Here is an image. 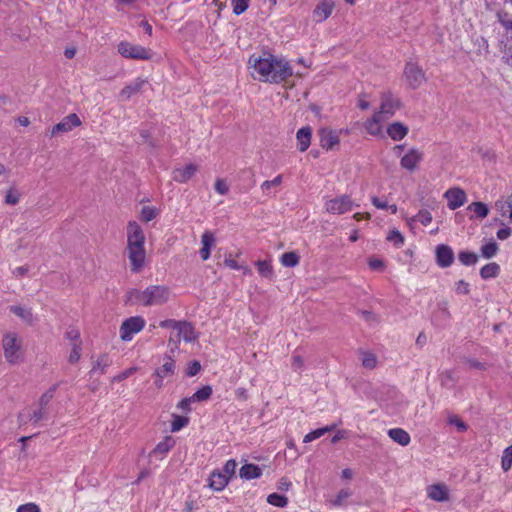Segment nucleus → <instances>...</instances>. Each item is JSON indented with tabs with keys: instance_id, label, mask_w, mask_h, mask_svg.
<instances>
[{
	"instance_id": "f257e3e1",
	"label": "nucleus",
	"mask_w": 512,
	"mask_h": 512,
	"mask_svg": "<svg viewBox=\"0 0 512 512\" xmlns=\"http://www.w3.org/2000/svg\"><path fill=\"white\" fill-rule=\"evenodd\" d=\"M265 57L251 55L248 63L260 74V80L279 84L293 75V68L284 58H278L270 53Z\"/></svg>"
},
{
	"instance_id": "f03ea898",
	"label": "nucleus",
	"mask_w": 512,
	"mask_h": 512,
	"mask_svg": "<svg viewBox=\"0 0 512 512\" xmlns=\"http://www.w3.org/2000/svg\"><path fill=\"white\" fill-rule=\"evenodd\" d=\"M145 235L143 229L136 221L127 224V254L130 261V269L138 273L144 267L146 259Z\"/></svg>"
},
{
	"instance_id": "7ed1b4c3",
	"label": "nucleus",
	"mask_w": 512,
	"mask_h": 512,
	"mask_svg": "<svg viewBox=\"0 0 512 512\" xmlns=\"http://www.w3.org/2000/svg\"><path fill=\"white\" fill-rule=\"evenodd\" d=\"M144 306H160L168 302L170 289L165 285H151L145 289Z\"/></svg>"
},
{
	"instance_id": "20e7f679",
	"label": "nucleus",
	"mask_w": 512,
	"mask_h": 512,
	"mask_svg": "<svg viewBox=\"0 0 512 512\" xmlns=\"http://www.w3.org/2000/svg\"><path fill=\"white\" fill-rule=\"evenodd\" d=\"M118 52L121 56L127 59L148 60L151 58V53L148 49L141 45L132 44L128 41H121L118 44Z\"/></svg>"
},
{
	"instance_id": "39448f33",
	"label": "nucleus",
	"mask_w": 512,
	"mask_h": 512,
	"mask_svg": "<svg viewBox=\"0 0 512 512\" xmlns=\"http://www.w3.org/2000/svg\"><path fill=\"white\" fill-rule=\"evenodd\" d=\"M354 203L351 197L347 194L328 199L325 202V210L330 214H344L352 210Z\"/></svg>"
},
{
	"instance_id": "423d86ee",
	"label": "nucleus",
	"mask_w": 512,
	"mask_h": 512,
	"mask_svg": "<svg viewBox=\"0 0 512 512\" xmlns=\"http://www.w3.org/2000/svg\"><path fill=\"white\" fill-rule=\"evenodd\" d=\"M402 106L399 98L395 97L390 91L381 94L380 109L376 111L385 120L392 117Z\"/></svg>"
},
{
	"instance_id": "0eeeda50",
	"label": "nucleus",
	"mask_w": 512,
	"mask_h": 512,
	"mask_svg": "<svg viewBox=\"0 0 512 512\" xmlns=\"http://www.w3.org/2000/svg\"><path fill=\"white\" fill-rule=\"evenodd\" d=\"M145 327V320L141 316H133L124 320L120 326V338L123 341H130L133 335Z\"/></svg>"
},
{
	"instance_id": "6e6552de",
	"label": "nucleus",
	"mask_w": 512,
	"mask_h": 512,
	"mask_svg": "<svg viewBox=\"0 0 512 512\" xmlns=\"http://www.w3.org/2000/svg\"><path fill=\"white\" fill-rule=\"evenodd\" d=\"M404 77L411 89L419 88L425 81L423 69L414 62H407L404 68Z\"/></svg>"
},
{
	"instance_id": "1a4fd4ad",
	"label": "nucleus",
	"mask_w": 512,
	"mask_h": 512,
	"mask_svg": "<svg viewBox=\"0 0 512 512\" xmlns=\"http://www.w3.org/2000/svg\"><path fill=\"white\" fill-rule=\"evenodd\" d=\"M2 344L6 360L11 364L16 363L19 358L18 352L21 347L18 343L17 335L15 333L5 334L2 340Z\"/></svg>"
},
{
	"instance_id": "9d476101",
	"label": "nucleus",
	"mask_w": 512,
	"mask_h": 512,
	"mask_svg": "<svg viewBox=\"0 0 512 512\" xmlns=\"http://www.w3.org/2000/svg\"><path fill=\"white\" fill-rule=\"evenodd\" d=\"M81 125V120L76 113H71L64 117L59 123L54 125L51 129V137L61 133H67L73 128Z\"/></svg>"
},
{
	"instance_id": "9b49d317",
	"label": "nucleus",
	"mask_w": 512,
	"mask_h": 512,
	"mask_svg": "<svg viewBox=\"0 0 512 512\" xmlns=\"http://www.w3.org/2000/svg\"><path fill=\"white\" fill-rule=\"evenodd\" d=\"M444 197L447 199V206L450 210L458 209L467 201V195L465 191L459 187L448 189L445 192Z\"/></svg>"
},
{
	"instance_id": "f8f14e48",
	"label": "nucleus",
	"mask_w": 512,
	"mask_h": 512,
	"mask_svg": "<svg viewBox=\"0 0 512 512\" xmlns=\"http://www.w3.org/2000/svg\"><path fill=\"white\" fill-rule=\"evenodd\" d=\"M436 263L441 268H448L454 262V252L447 244H439L435 249Z\"/></svg>"
},
{
	"instance_id": "ddd939ff",
	"label": "nucleus",
	"mask_w": 512,
	"mask_h": 512,
	"mask_svg": "<svg viewBox=\"0 0 512 512\" xmlns=\"http://www.w3.org/2000/svg\"><path fill=\"white\" fill-rule=\"evenodd\" d=\"M423 159V153L416 148H411L400 160L403 169L413 172Z\"/></svg>"
},
{
	"instance_id": "4468645a",
	"label": "nucleus",
	"mask_w": 512,
	"mask_h": 512,
	"mask_svg": "<svg viewBox=\"0 0 512 512\" xmlns=\"http://www.w3.org/2000/svg\"><path fill=\"white\" fill-rule=\"evenodd\" d=\"M320 146L326 150H332L339 144V135L329 128H321L318 131Z\"/></svg>"
},
{
	"instance_id": "2eb2a0df",
	"label": "nucleus",
	"mask_w": 512,
	"mask_h": 512,
	"mask_svg": "<svg viewBox=\"0 0 512 512\" xmlns=\"http://www.w3.org/2000/svg\"><path fill=\"white\" fill-rule=\"evenodd\" d=\"M178 334L177 339L174 341L175 349L178 348V344L180 343L181 337H183L184 341L187 343H191L196 341L197 335L195 333V329L190 322L181 321L177 328Z\"/></svg>"
},
{
	"instance_id": "dca6fc26",
	"label": "nucleus",
	"mask_w": 512,
	"mask_h": 512,
	"mask_svg": "<svg viewBox=\"0 0 512 512\" xmlns=\"http://www.w3.org/2000/svg\"><path fill=\"white\" fill-rule=\"evenodd\" d=\"M175 371V360L171 356L165 355L163 357V364L154 371L153 376L158 378H168L173 376Z\"/></svg>"
},
{
	"instance_id": "f3484780",
	"label": "nucleus",
	"mask_w": 512,
	"mask_h": 512,
	"mask_svg": "<svg viewBox=\"0 0 512 512\" xmlns=\"http://www.w3.org/2000/svg\"><path fill=\"white\" fill-rule=\"evenodd\" d=\"M498 48L501 52V61L512 68V36H506L499 40Z\"/></svg>"
},
{
	"instance_id": "a211bd4d",
	"label": "nucleus",
	"mask_w": 512,
	"mask_h": 512,
	"mask_svg": "<svg viewBox=\"0 0 512 512\" xmlns=\"http://www.w3.org/2000/svg\"><path fill=\"white\" fill-rule=\"evenodd\" d=\"M230 479L219 469H215L209 476L208 486L214 491H222L229 483Z\"/></svg>"
},
{
	"instance_id": "6ab92c4d",
	"label": "nucleus",
	"mask_w": 512,
	"mask_h": 512,
	"mask_svg": "<svg viewBox=\"0 0 512 512\" xmlns=\"http://www.w3.org/2000/svg\"><path fill=\"white\" fill-rule=\"evenodd\" d=\"M197 172V166L195 164H188L183 168H177L173 171V180L178 183H186L189 181Z\"/></svg>"
},
{
	"instance_id": "aec40b11",
	"label": "nucleus",
	"mask_w": 512,
	"mask_h": 512,
	"mask_svg": "<svg viewBox=\"0 0 512 512\" xmlns=\"http://www.w3.org/2000/svg\"><path fill=\"white\" fill-rule=\"evenodd\" d=\"M312 129L310 126L300 128L296 133L297 148L300 152H305L311 143Z\"/></svg>"
},
{
	"instance_id": "412c9836",
	"label": "nucleus",
	"mask_w": 512,
	"mask_h": 512,
	"mask_svg": "<svg viewBox=\"0 0 512 512\" xmlns=\"http://www.w3.org/2000/svg\"><path fill=\"white\" fill-rule=\"evenodd\" d=\"M202 248L199 251L200 257L206 261L210 257L211 248L215 243L214 234L211 231H205L201 236Z\"/></svg>"
},
{
	"instance_id": "4be33fe9",
	"label": "nucleus",
	"mask_w": 512,
	"mask_h": 512,
	"mask_svg": "<svg viewBox=\"0 0 512 512\" xmlns=\"http://www.w3.org/2000/svg\"><path fill=\"white\" fill-rule=\"evenodd\" d=\"M428 497L437 502H444L449 499L448 488L444 484H434L428 488Z\"/></svg>"
},
{
	"instance_id": "5701e85b",
	"label": "nucleus",
	"mask_w": 512,
	"mask_h": 512,
	"mask_svg": "<svg viewBox=\"0 0 512 512\" xmlns=\"http://www.w3.org/2000/svg\"><path fill=\"white\" fill-rule=\"evenodd\" d=\"M261 475L262 469L258 465L252 463L244 464L239 470V476L244 480L257 479L260 478Z\"/></svg>"
},
{
	"instance_id": "b1692460",
	"label": "nucleus",
	"mask_w": 512,
	"mask_h": 512,
	"mask_svg": "<svg viewBox=\"0 0 512 512\" xmlns=\"http://www.w3.org/2000/svg\"><path fill=\"white\" fill-rule=\"evenodd\" d=\"M385 120L379 113H374L373 116L366 120L364 123L366 131L373 136H378L382 132L381 122Z\"/></svg>"
},
{
	"instance_id": "393cba45",
	"label": "nucleus",
	"mask_w": 512,
	"mask_h": 512,
	"mask_svg": "<svg viewBox=\"0 0 512 512\" xmlns=\"http://www.w3.org/2000/svg\"><path fill=\"white\" fill-rule=\"evenodd\" d=\"M145 83V80L138 78L130 84L126 85L120 92L119 96L121 100L130 99L134 94L138 93L143 88Z\"/></svg>"
},
{
	"instance_id": "a878e982",
	"label": "nucleus",
	"mask_w": 512,
	"mask_h": 512,
	"mask_svg": "<svg viewBox=\"0 0 512 512\" xmlns=\"http://www.w3.org/2000/svg\"><path fill=\"white\" fill-rule=\"evenodd\" d=\"M387 134L394 141H400L408 134V127L401 122H394L387 127Z\"/></svg>"
},
{
	"instance_id": "bb28decb",
	"label": "nucleus",
	"mask_w": 512,
	"mask_h": 512,
	"mask_svg": "<svg viewBox=\"0 0 512 512\" xmlns=\"http://www.w3.org/2000/svg\"><path fill=\"white\" fill-rule=\"evenodd\" d=\"M112 364V359L107 353L101 354L92 364L90 375L95 373L105 374L107 368Z\"/></svg>"
},
{
	"instance_id": "cd10ccee",
	"label": "nucleus",
	"mask_w": 512,
	"mask_h": 512,
	"mask_svg": "<svg viewBox=\"0 0 512 512\" xmlns=\"http://www.w3.org/2000/svg\"><path fill=\"white\" fill-rule=\"evenodd\" d=\"M388 436L401 446H407L411 441L409 433L402 428L389 429Z\"/></svg>"
},
{
	"instance_id": "c85d7f7f",
	"label": "nucleus",
	"mask_w": 512,
	"mask_h": 512,
	"mask_svg": "<svg viewBox=\"0 0 512 512\" xmlns=\"http://www.w3.org/2000/svg\"><path fill=\"white\" fill-rule=\"evenodd\" d=\"M333 3L323 1L319 3L313 11L314 17L318 22L326 20L332 13Z\"/></svg>"
},
{
	"instance_id": "c756f323",
	"label": "nucleus",
	"mask_w": 512,
	"mask_h": 512,
	"mask_svg": "<svg viewBox=\"0 0 512 512\" xmlns=\"http://www.w3.org/2000/svg\"><path fill=\"white\" fill-rule=\"evenodd\" d=\"M499 274L500 266L496 262H490L480 269V276L484 280L496 278Z\"/></svg>"
},
{
	"instance_id": "7c9ffc66",
	"label": "nucleus",
	"mask_w": 512,
	"mask_h": 512,
	"mask_svg": "<svg viewBox=\"0 0 512 512\" xmlns=\"http://www.w3.org/2000/svg\"><path fill=\"white\" fill-rule=\"evenodd\" d=\"M175 445V441L172 437L166 436L162 441H160L155 448L152 450L150 455H165L168 453L172 447Z\"/></svg>"
},
{
	"instance_id": "2f4dec72",
	"label": "nucleus",
	"mask_w": 512,
	"mask_h": 512,
	"mask_svg": "<svg viewBox=\"0 0 512 512\" xmlns=\"http://www.w3.org/2000/svg\"><path fill=\"white\" fill-rule=\"evenodd\" d=\"M10 311L19 318H21L24 322L28 324L33 323V313L30 308L22 307L19 305H13L10 307Z\"/></svg>"
},
{
	"instance_id": "473e14b6",
	"label": "nucleus",
	"mask_w": 512,
	"mask_h": 512,
	"mask_svg": "<svg viewBox=\"0 0 512 512\" xmlns=\"http://www.w3.org/2000/svg\"><path fill=\"white\" fill-rule=\"evenodd\" d=\"M496 18L505 31L512 34V14L501 9L496 12Z\"/></svg>"
},
{
	"instance_id": "72a5a7b5",
	"label": "nucleus",
	"mask_w": 512,
	"mask_h": 512,
	"mask_svg": "<svg viewBox=\"0 0 512 512\" xmlns=\"http://www.w3.org/2000/svg\"><path fill=\"white\" fill-rule=\"evenodd\" d=\"M300 256L297 252L291 251L282 254L280 262L285 267H295L299 264Z\"/></svg>"
},
{
	"instance_id": "f704fd0d",
	"label": "nucleus",
	"mask_w": 512,
	"mask_h": 512,
	"mask_svg": "<svg viewBox=\"0 0 512 512\" xmlns=\"http://www.w3.org/2000/svg\"><path fill=\"white\" fill-rule=\"evenodd\" d=\"M467 210L473 211L478 218H485L488 216L489 208L488 206L483 202H472L468 207Z\"/></svg>"
},
{
	"instance_id": "c9c22d12",
	"label": "nucleus",
	"mask_w": 512,
	"mask_h": 512,
	"mask_svg": "<svg viewBox=\"0 0 512 512\" xmlns=\"http://www.w3.org/2000/svg\"><path fill=\"white\" fill-rule=\"evenodd\" d=\"M255 265L261 276L269 279L273 277V268L270 261L258 260L255 262Z\"/></svg>"
},
{
	"instance_id": "e433bc0d",
	"label": "nucleus",
	"mask_w": 512,
	"mask_h": 512,
	"mask_svg": "<svg viewBox=\"0 0 512 512\" xmlns=\"http://www.w3.org/2000/svg\"><path fill=\"white\" fill-rule=\"evenodd\" d=\"M336 425L326 426L313 430L304 436L303 442L308 443L323 436L325 433L334 430Z\"/></svg>"
},
{
	"instance_id": "4c0bfd02",
	"label": "nucleus",
	"mask_w": 512,
	"mask_h": 512,
	"mask_svg": "<svg viewBox=\"0 0 512 512\" xmlns=\"http://www.w3.org/2000/svg\"><path fill=\"white\" fill-rule=\"evenodd\" d=\"M458 259L463 265L472 266L477 263L478 255L474 252L463 250L458 253Z\"/></svg>"
},
{
	"instance_id": "58836bf2",
	"label": "nucleus",
	"mask_w": 512,
	"mask_h": 512,
	"mask_svg": "<svg viewBox=\"0 0 512 512\" xmlns=\"http://www.w3.org/2000/svg\"><path fill=\"white\" fill-rule=\"evenodd\" d=\"M145 290L140 291L138 289H130L126 294V302L139 303L145 305Z\"/></svg>"
},
{
	"instance_id": "ea45409f",
	"label": "nucleus",
	"mask_w": 512,
	"mask_h": 512,
	"mask_svg": "<svg viewBox=\"0 0 512 512\" xmlns=\"http://www.w3.org/2000/svg\"><path fill=\"white\" fill-rule=\"evenodd\" d=\"M158 214H159V211L156 207L144 206V207H142V209L140 211V220L142 222L148 223L151 220H153L154 218H156Z\"/></svg>"
},
{
	"instance_id": "a19ab883",
	"label": "nucleus",
	"mask_w": 512,
	"mask_h": 512,
	"mask_svg": "<svg viewBox=\"0 0 512 512\" xmlns=\"http://www.w3.org/2000/svg\"><path fill=\"white\" fill-rule=\"evenodd\" d=\"M212 392V387L210 385H205L198 389L191 397L194 402H202L208 400L211 397Z\"/></svg>"
},
{
	"instance_id": "79ce46f5",
	"label": "nucleus",
	"mask_w": 512,
	"mask_h": 512,
	"mask_svg": "<svg viewBox=\"0 0 512 512\" xmlns=\"http://www.w3.org/2000/svg\"><path fill=\"white\" fill-rule=\"evenodd\" d=\"M58 386V384L52 385L45 393L41 395L38 401V405L41 407V409H45L49 402L52 400L56 390L58 389Z\"/></svg>"
},
{
	"instance_id": "37998d69",
	"label": "nucleus",
	"mask_w": 512,
	"mask_h": 512,
	"mask_svg": "<svg viewBox=\"0 0 512 512\" xmlns=\"http://www.w3.org/2000/svg\"><path fill=\"white\" fill-rule=\"evenodd\" d=\"M267 502L275 507L283 508L288 504V498L278 493L268 495Z\"/></svg>"
},
{
	"instance_id": "c03bdc74",
	"label": "nucleus",
	"mask_w": 512,
	"mask_h": 512,
	"mask_svg": "<svg viewBox=\"0 0 512 512\" xmlns=\"http://www.w3.org/2000/svg\"><path fill=\"white\" fill-rule=\"evenodd\" d=\"M24 417H25L24 414H20L19 415L20 421H23L25 423L27 421H31L34 424H37L39 421H41L45 417L44 409H41V407L39 406V408L37 410H35L33 413H29L26 416V419H23Z\"/></svg>"
},
{
	"instance_id": "a18cd8bd",
	"label": "nucleus",
	"mask_w": 512,
	"mask_h": 512,
	"mask_svg": "<svg viewBox=\"0 0 512 512\" xmlns=\"http://www.w3.org/2000/svg\"><path fill=\"white\" fill-rule=\"evenodd\" d=\"M189 423V418L181 415H173V420L171 422V431L177 432L182 428L187 426Z\"/></svg>"
},
{
	"instance_id": "49530a36",
	"label": "nucleus",
	"mask_w": 512,
	"mask_h": 512,
	"mask_svg": "<svg viewBox=\"0 0 512 512\" xmlns=\"http://www.w3.org/2000/svg\"><path fill=\"white\" fill-rule=\"evenodd\" d=\"M498 245L495 241H491L481 247V254L484 258L490 259L496 255Z\"/></svg>"
},
{
	"instance_id": "de8ad7c7",
	"label": "nucleus",
	"mask_w": 512,
	"mask_h": 512,
	"mask_svg": "<svg viewBox=\"0 0 512 512\" xmlns=\"http://www.w3.org/2000/svg\"><path fill=\"white\" fill-rule=\"evenodd\" d=\"M501 467L506 472L512 467V445L505 448L501 459Z\"/></svg>"
},
{
	"instance_id": "09e8293b",
	"label": "nucleus",
	"mask_w": 512,
	"mask_h": 512,
	"mask_svg": "<svg viewBox=\"0 0 512 512\" xmlns=\"http://www.w3.org/2000/svg\"><path fill=\"white\" fill-rule=\"evenodd\" d=\"M362 365L367 369H374L377 365V357L371 352H362Z\"/></svg>"
},
{
	"instance_id": "8fccbe9b",
	"label": "nucleus",
	"mask_w": 512,
	"mask_h": 512,
	"mask_svg": "<svg viewBox=\"0 0 512 512\" xmlns=\"http://www.w3.org/2000/svg\"><path fill=\"white\" fill-rule=\"evenodd\" d=\"M495 208L501 214V216H510L512 203L507 200L499 199L495 202Z\"/></svg>"
},
{
	"instance_id": "3c124183",
	"label": "nucleus",
	"mask_w": 512,
	"mask_h": 512,
	"mask_svg": "<svg viewBox=\"0 0 512 512\" xmlns=\"http://www.w3.org/2000/svg\"><path fill=\"white\" fill-rule=\"evenodd\" d=\"M237 467V462L234 459H229L224 464L221 472L226 475L228 479H232L235 476V471Z\"/></svg>"
},
{
	"instance_id": "603ef678",
	"label": "nucleus",
	"mask_w": 512,
	"mask_h": 512,
	"mask_svg": "<svg viewBox=\"0 0 512 512\" xmlns=\"http://www.w3.org/2000/svg\"><path fill=\"white\" fill-rule=\"evenodd\" d=\"M249 2L250 0H231L233 13L235 15H241L244 13L249 7Z\"/></svg>"
},
{
	"instance_id": "864d4df0",
	"label": "nucleus",
	"mask_w": 512,
	"mask_h": 512,
	"mask_svg": "<svg viewBox=\"0 0 512 512\" xmlns=\"http://www.w3.org/2000/svg\"><path fill=\"white\" fill-rule=\"evenodd\" d=\"M411 220L418 221L422 225L427 226L432 222V215L428 210H420Z\"/></svg>"
},
{
	"instance_id": "5fc2aeb1",
	"label": "nucleus",
	"mask_w": 512,
	"mask_h": 512,
	"mask_svg": "<svg viewBox=\"0 0 512 512\" xmlns=\"http://www.w3.org/2000/svg\"><path fill=\"white\" fill-rule=\"evenodd\" d=\"M387 240L392 242L398 248L404 244L403 235L396 229L389 232Z\"/></svg>"
},
{
	"instance_id": "6e6d98bb",
	"label": "nucleus",
	"mask_w": 512,
	"mask_h": 512,
	"mask_svg": "<svg viewBox=\"0 0 512 512\" xmlns=\"http://www.w3.org/2000/svg\"><path fill=\"white\" fill-rule=\"evenodd\" d=\"M282 183V175L276 176L273 180H266L261 184V189L264 193L269 194L270 189L279 186Z\"/></svg>"
},
{
	"instance_id": "4d7b16f0",
	"label": "nucleus",
	"mask_w": 512,
	"mask_h": 512,
	"mask_svg": "<svg viewBox=\"0 0 512 512\" xmlns=\"http://www.w3.org/2000/svg\"><path fill=\"white\" fill-rule=\"evenodd\" d=\"M82 343H72V350L69 355V362L76 363L81 357Z\"/></svg>"
},
{
	"instance_id": "13d9d810",
	"label": "nucleus",
	"mask_w": 512,
	"mask_h": 512,
	"mask_svg": "<svg viewBox=\"0 0 512 512\" xmlns=\"http://www.w3.org/2000/svg\"><path fill=\"white\" fill-rule=\"evenodd\" d=\"M201 370V364L198 360H193L188 363V366L186 368V376L193 377L197 375Z\"/></svg>"
},
{
	"instance_id": "bf43d9fd",
	"label": "nucleus",
	"mask_w": 512,
	"mask_h": 512,
	"mask_svg": "<svg viewBox=\"0 0 512 512\" xmlns=\"http://www.w3.org/2000/svg\"><path fill=\"white\" fill-rule=\"evenodd\" d=\"M448 423L451 425H455L457 429L461 432H465L468 429V425L456 415L449 417Z\"/></svg>"
},
{
	"instance_id": "052dcab7",
	"label": "nucleus",
	"mask_w": 512,
	"mask_h": 512,
	"mask_svg": "<svg viewBox=\"0 0 512 512\" xmlns=\"http://www.w3.org/2000/svg\"><path fill=\"white\" fill-rule=\"evenodd\" d=\"M455 291L460 295H468L470 293V285L464 280H459L456 283Z\"/></svg>"
},
{
	"instance_id": "680f3d73",
	"label": "nucleus",
	"mask_w": 512,
	"mask_h": 512,
	"mask_svg": "<svg viewBox=\"0 0 512 512\" xmlns=\"http://www.w3.org/2000/svg\"><path fill=\"white\" fill-rule=\"evenodd\" d=\"M303 366H304L303 358L299 354H293L292 362H291V367H292L293 371L299 372L302 370Z\"/></svg>"
},
{
	"instance_id": "e2e57ef3",
	"label": "nucleus",
	"mask_w": 512,
	"mask_h": 512,
	"mask_svg": "<svg viewBox=\"0 0 512 512\" xmlns=\"http://www.w3.org/2000/svg\"><path fill=\"white\" fill-rule=\"evenodd\" d=\"M65 336L72 343H82L80 340V332L76 328H71L66 331Z\"/></svg>"
},
{
	"instance_id": "0e129e2a",
	"label": "nucleus",
	"mask_w": 512,
	"mask_h": 512,
	"mask_svg": "<svg viewBox=\"0 0 512 512\" xmlns=\"http://www.w3.org/2000/svg\"><path fill=\"white\" fill-rule=\"evenodd\" d=\"M140 137L142 138V143L147 144L152 148L156 147V142L152 139L149 130L142 129L140 131Z\"/></svg>"
},
{
	"instance_id": "69168bd1",
	"label": "nucleus",
	"mask_w": 512,
	"mask_h": 512,
	"mask_svg": "<svg viewBox=\"0 0 512 512\" xmlns=\"http://www.w3.org/2000/svg\"><path fill=\"white\" fill-rule=\"evenodd\" d=\"M191 403H194V400L193 398L190 396V397H186V398H183L178 404H177V408L188 413L191 411Z\"/></svg>"
},
{
	"instance_id": "338daca9",
	"label": "nucleus",
	"mask_w": 512,
	"mask_h": 512,
	"mask_svg": "<svg viewBox=\"0 0 512 512\" xmlns=\"http://www.w3.org/2000/svg\"><path fill=\"white\" fill-rule=\"evenodd\" d=\"M17 512H41V510L37 504L30 502L20 505Z\"/></svg>"
},
{
	"instance_id": "774afa93",
	"label": "nucleus",
	"mask_w": 512,
	"mask_h": 512,
	"mask_svg": "<svg viewBox=\"0 0 512 512\" xmlns=\"http://www.w3.org/2000/svg\"><path fill=\"white\" fill-rule=\"evenodd\" d=\"M215 191L220 195H226L229 192V187L223 179H217L215 182Z\"/></svg>"
}]
</instances>
